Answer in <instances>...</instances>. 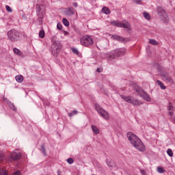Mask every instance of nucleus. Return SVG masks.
Here are the masks:
<instances>
[{"mask_svg": "<svg viewBox=\"0 0 175 175\" xmlns=\"http://www.w3.org/2000/svg\"><path fill=\"white\" fill-rule=\"evenodd\" d=\"M141 174L142 175H146L147 174L146 173V170H140Z\"/></svg>", "mask_w": 175, "mask_h": 175, "instance_id": "38", "label": "nucleus"}, {"mask_svg": "<svg viewBox=\"0 0 175 175\" xmlns=\"http://www.w3.org/2000/svg\"><path fill=\"white\" fill-rule=\"evenodd\" d=\"M157 10L161 21L165 24H167L169 23V16H167L166 11H165L161 6H158L157 8Z\"/></svg>", "mask_w": 175, "mask_h": 175, "instance_id": "4", "label": "nucleus"}, {"mask_svg": "<svg viewBox=\"0 0 175 175\" xmlns=\"http://www.w3.org/2000/svg\"><path fill=\"white\" fill-rule=\"evenodd\" d=\"M111 39L113 40H117L118 42H122V43H124L125 42V38L118 36V35H111Z\"/></svg>", "mask_w": 175, "mask_h": 175, "instance_id": "13", "label": "nucleus"}, {"mask_svg": "<svg viewBox=\"0 0 175 175\" xmlns=\"http://www.w3.org/2000/svg\"><path fill=\"white\" fill-rule=\"evenodd\" d=\"M13 51L14 53V54H16V55H22V53L21 51H20V49H17V48H14Z\"/></svg>", "mask_w": 175, "mask_h": 175, "instance_id": "20", "label": "nucleus"}, {"mask_svg": "<svg viewBox=\"0 0 175 175\" xmlns=\"http://www.w3.org/2000/svg\"><path fill=\"white\" fill-rule=\"evenodd\" d=\"M52 54L53 55H57V54H58V50H56V51H52Z\"/></svg>", "mask_w": 175, "mask_h": 175, "instance_id": "39", "label": "nucleus"}, {"mask_svg": "<svg viewBox=\"0 0 175 175\" xmlns=\"http://www.w3.org/2000/svg\"><path fill=\"white\" fill-rule=\"evenodd\" d=\"M161 77L164 81H167L168 83H173V79H172V77L169 75L168 72H163L161 74Z\"/></svg>", "mask_w": 175, "mask_h": 175, "instance_id": "9", "label": "nucleus"}, {"mask_svg": "<svg viewBox=\"0 0 175 175\" xmlns=\"http://www.w3.org/2000/svg\"><path fill=\"white\" fill-rule=\"evenodd\" d=\"M144 18H146V20H150L151 16H150V14H148V12H144Z\"/></svg>", "mask_w": 175, "mask_h": 175, "instance_id": "23", "label": "nucleus"}, {"mask_svg": "<svg viewBox=\"0 0 175 175\" xmlns=\"http://www.w3.org/2000/svg\"><path fill=\"white\" fill-rule=\"evenodd\" d=\"M136 91L138 92L139 95L141 96L142 99L146 100V102H151V97H150L148 94L146 93V92L139 91L137 90Z\"/></svg>", "mask_w": 175, "mask_h": 175, "instance_id": "8", "label": "nucleus"}, {"mask_svg": "<svg viewBox=\"0 0 175 175\" xmlns=\"http://www.w3.org/2000/svg\"><path fill=\"white\" fill-rule=\"evenodd\" d=\"M15 80L17 83H23V81H24V77L22 75H16L15 77Z\"/></svg>", "mask_w": 175, "mask_h": 175, "instance_id": "16", "label": "nucleus"}, {"mask_svg": "<svg viewBox=\"0 0 175 175\" xmlns=\"http://www.w3.org/2000/svg\"><path fill=\"white\" fill-rule=\"evenodd\" d=\"M42 100L44 103V106H45V107H46V106H50V103H49V101L47 100H43V99H42Z\"/></svg>", "mask_w": 175, "mask_h": 175, "instance_id": "32", "label": "nucleus"}, {"mask_svg": "<svg viewBox=\"0 0 175 175\" xmlns=\"http://www.w3.org/2000/svg\"><path fill=\"white\" fill-rule=\"evenodd\" d=\"M126 137L128 140L130 141V143L136 148V150H138V151H141V152H143L146 150V146L140 140V138L138 137L135 133L132 132H128L126 134Z\"/></svg>", "mask_w": 175, "mask_h": 175, "instance_id": "1", "label": "nucleus"}, {"mask_svg": "<svg viewBox=\"0 0 175 175\" xmlns=\"http://www.w3.org/2000/svg\"><path fill=\"white\" fill-rule=\"evenodd\" d=\"M57 29H59V30L62 29V25L57 23Z\"/></svg>", "mask_w": 175, "mask_h": 175, "instance_id": "37", "label": "nucleus"}, {"mask_svg": "<svg viewBox=\"0 0 175 175\" xmlns=\"http://www.w3.org/2000/svg\"><path fill=\"white\" fill-rule=\"evenodd\" d=\"M72 51L74 54H76V55H79V50L76 48H72Z\"/></svg>", "mask_w": 175, "mask_h": 175, "instance_id": "31", "label": "nucleus"}, {"mask_svg": "<svg viewBox=\"0 0 175 175\" xmlns=\"http://www.w3.org/2000/svg\"><path fill=\"white\" fill-rule=\"evenodd\" d=\"M53 44L56 48V50H61V49H62V44H61V42L58 40L55 41Z\"/></svg>", "mask_w": 175, "mask_h": 175, "instance_id": "14", "label": "nucleus"}, {"mask_svg": "<svg viewBox=\"0 0 175 175\" xmlns=\"http://www.w3.org/2000/svg\"><path fill=\"white\" fill-rule=\"evenodd\" d=\"M96 71L98 72V73H100L102 71L100 70V68H97Z\"/></svg>", "mask_w": 175, "mask_h": 175, "instance_id": "43", "label": "nucleus"}, {"mask_svg": "<svg viewBox=\"0 0 175 175\" xmlns=\"http://www.w3.org/2000/svg\"><path fill=\"white\" fill-rule=\"evenodd\" d=\"M39 36L41 39H43V38H44V30H40L39 31Z\"/></svg>", "mask_w": 175, "mask_h": 175, "instance_id": "27", "label": "nucleus"}, {"mask_svg": "<svg viewBox=\"0 0 175 175\" xmlns=\"http://www.w3.org/2000/svg\"><path fill=\"white\" fill-rule=\"evenodd\" d=\"M120 28H126L127 29H129L131 28V25H129V22L125 23H120Z\"/></svg>", "mask_w": 175, "mask_h": 175, "instance_id": "15", "label": "nucleus"}, {"mask_svg": "<svg viewBox=\"0 0 175 175\" xmlns=\"http://www.w3.org/2000/svg\"><path fill=\"white\" fill-rule=\"evenodd\" d=\"M57 175H61V171H57Z\"/></svg>", "mask_w": 175, "mask_h": 175, "instance_id": "44", "label": "nucleus"}, {"mask_svg": "<svg viewBox=\"0 0 175 175\" xmlns=\"http://www.w3.org/2000/svg\"><path fill=\"white\" fill-rule=\"evenodd\" d=\"M76 114H77V111L74 110L68 113V117H73V116H76Z\"/></svg>", "mask_w": 175, "mask_h": 175, "instance_id": "28", "label": "nucleus"}, {"mask_svg": "<svg viewBox=\"0 0 175 175\" xmlns=\"http://www.w3.org/2000/svg\"><path fill=\"white\" fill-rule=\"evenodd\" d=\"M167 154L169 155V157H173V150L172 149L169 148L167 150Z\"/></svg>", "mask_w": 175, "mask_h": 175, "instance_id": "29", "label": "nucleus"}, {"mask_svg": "<svg viewBox=\"0 0 175 175\" xmlns=\"http://www.w3.org/2000/svg\"><path fill=\"white\" fill-rule=\"evenodd\" d=\"M149 43H150V44H152L153 46H157V45H158V42H157V40H152V39H150V40H149Z\"/></svg>", "mask_w": 175, "mask_h": 175, "instance_id": "25", "label": "nucleus"}, {"mask_svg": "<svg viewBox=\"0 0 175 175\" xmlns=\"http://www.w3.org/2000/svg\"><path fill=\"white\" fill-rule=\"evenodd\" d=\"M73 6H75V8H77V6H79V4H77V3H73Z\"/></svg>", "mask_w": 175, "mask_h": 175, "instance_id": "42", "label": "nucleus"}, {"mask_svg": "<svg viewBox=\"0 0 175 175\" xmlns=\"http://www.w3.org/2000/svg\"><path fill=\"white\" fill-rule=\"evenodd\" d=\"M120 98L123 99L125 102H128V103H131V105H133V106H142L143 105V103L142 100L135 98L133 96H126L122 94L120 95Z\"/></svg>", "mask_w": 175, "mask_h": 175, "instance_id": "3", "label": "nucleus"}, {"mask_svg": "<svg viewBox=\"0 0 175 175\" xmlns=\"http://www.w3.org/2000/svg\"><path fill=\"white\" fill-rule=\"evenodd\" d=\"M102 12L104 14H110L111 12L110 10L107 7H104L102 8Z\"/></svg>", "mask_w": 175, "mask_h": 175, "instance_id": "18", "label": "nucleus"}, {"mask_svg": "<svg viewBox=\"0 0 175 175\" xmlns=\"http://www.w3.org/2000/svg\"><path fill=\"white\" fill-rule=\"evenodd\" d=\"M81 44L85 47H90L94 44V40L90 36H84L80 39Z\"/></svg>", "mask_w": 175, "mask_h": 175, "instance_id": "6", "label": "nucleus"}, {"mask_svg": "<svg viewBox=\"0 0 175 175\" xmlns=\"http://www.w3.org/2000/svg\"><path fill=\"white\" fill-rule=\"evenodd\" d=\"M125 53H126L125 48L115 49L107 55V58L108 61H113V59H116V58L125 55Z\"/></svg>", "mask_w": 175, "mask_h": 175, "instance_id": "2", "label": "nucleus"}, {"mask_svg": "<svg viewBox=\"0 0 175 175\" xmlns=\"http://www.w3.org/2000/svg\"><path fill=\"white\" fill-rule=\"evenodd\" d=\"M40 151L42 152V154H43V155H46L44 144L41 145V148L40 149Z\"/></svg>", "mask_w": 175, "mask_h": 175, "instance_id": "21", "label": "nucleus"}, {"mask_svg": "<svg viewBox=\"0 0 175 175\" xmlns=\"http://www.w3.org/2000/svg\"><path fill=\"white\" fill-rule=\"evenodd\" d=\"M7 36L11 42H18L20 39V33L16 29H10L7 32Z\"/></svg>", "mask_w": 175, "mask_h": 175, "instance_id": "5", "label": "nucleus"}, {"mask_svg": "<svg viewBox=\"0 0 175 175\" xmlns=\"http://www.w3.org/2000/svg\"><path fill=\"white\" fill-rule=\"evenodd\" d=\"M67 162H68V163H69V165H72V163H73V159H72V158H68V159H67Z\"/></svg>", "mask_w": 175, "mask_h": 175, "instance_id": "35", "label": "nucleus"}, {"mask_svg": "<svg viewBox=\"0 0 175 175\" xmlns=\"http://www.w3.org/2000/svg\"><path fill=\"white\" fill-rule=\"evenodd\" d=\"M62 22L64 25H65V27H69V21H68V19L64 18L62 20Z\"/></svg>", "mask_w": 175, "mask_h": 175, "instance_id": "24", "label": "nucleus"}, {"mask_svg": "<svg viewBox=\"0 0 175 175\" xmlns=\"http://www.w3.org/2000/svg\"><path fill=\"white\" fill-rule=\"evenodd\" d=\"M157 172L159 173H165V170L162 167H157Z\"/></svg>", "mask_w": 175, "mask_h": 175, "instance_id": "30", "label": "nucleus"}, {"mask_svg": "<svg viewBox=\"0 0 175 175\" xmlns=\"http://www.w3.org/2000/svg\"><path fill=\"white\" fill-rule=\"evenodd\" d=\"M111 24H112V25H114L115 27H120L121 23L120 22H117V21H112L111 22Z\"/></svg>", "mask_w": 175, "mask_h": 175, "instance_id": "26", "label": "nucleus"}, {"mask_svg": "<svg viewBox=\"0 0 175 175\" xmlns=\"http://www.w3.org/2000/svg\"><path fill=\"white\" fill-rule=\"evenodd\" d=\"M95 109L97 113H98V114H100L103 118H105V120H109V113L103 109H102V107L99 105L96 104Z\"/></svg>", "mask_w": 175, "mask_h": 175, "instance_id": "7", "label": "nucleus"}, {"mask_svg": "<svg viewBox=\"0 0 175 175\" xmlns=\"http://www.w3.org/2000/svg\"><path fill=\"white\" fill-rule=\"evenodd\" d=\"M5 159V157L3 156V154L0 152V162H2Z\"/></svg>", "mask_w": 175, "mask_h": 175, "instance_id": "34", "label": "nucleus"}, {"mask_svg": "<svg viewBox=\"0 0 175 175\" xmlns=\"http://www.w3.org/2000/svg\"><path fill=\"white\" fill-rule=\"evenodd\" d=\"M0 175H8V173L3 170H0Z\"/></svg>", "mask_w": 175, "mask_h": 175, "instance_id": "36", "label": "nucleus"}, {"mask_svg": "<svg viewBox=\"0 0 175 175\" xmlns=\"http://www.w3.org/2000/svg\"><path fill=\"white\" fill-rule=\"evenodd\" d=\"M5 9H6L7 12H9V13H12V8H10V6L5 5Z\"/></svg>", "mask_w": 175, "mask_h": 175, "instance_id": "33", "label": "nucleus"}, {"mask_svg": "<svg viewBox=\"0 0 175 175\" xmlns=\"http://www.w3.org/2000/svg\"><path fill=\"white\" fill-rule=\"evenodd\" d=\"M64 35H68V32L67 31H64Z\"/></svg>", "mask_w": 175, "mask_h": 175, "instance_id": "45", "label": "nucleus"}, {"mask_svg": "<svg viewBox=\"0 0 175 175\" xmlns=\"http://www.w3.org/2000/svg\"><path fill=\"white\" fill-rule=\"evenodd\" d=\"M107 166H109V167H113V164H111V163H109V162H107Z\"/></svg>", "mask_w": 175, "mask_h": 175, "instance_id": "40", "label": "nucleus"}, {"mask_svg": "<svg viewBox=\"0 0 175 175\" xmlns=\"http://www.w3.org/2000/svg\"><path fill=\"white\" fill-rule=\"evenodd\" d=\"M11 159H14V161H18L20 158H21V154L17 153L16 152H12L10 154Z\"/></svg>", "mask_w": 175, "mask_h": 175, "instance_id": "11", "label": "nucleus"}, {"mask_svg": "<svg viewBox=\"0 0 175 175\" xmlns=\"http://www.w3.org/2000/svg\"><path fill=\"white\" fill-rule=\"evenodd\" d=\"M135 3H140L142 2V0H133Z\"/></svg>", "mask_w": 175, "mask_h": 175, "instance_id": "41", "label": "nucleus"}, {"mask_svg": "<svg viewBox=\"0 0 175 175\" xmlns=\"http://www.w3.org/2000/svg\"><path fill=\"white\" fill-rule=\"evenodd\" d=\"M42 8H43V5H36V13H37V16L38 17V18H43V11H42Z\"/></svg>", "mask_w": 175, "mask_h": 175, "instance_id": "10", "label": "nucleus"}, {"mask_svg": "<svg viewBox=\"0 0 175 175\" xmlns=\"http://www.w3.org/2000/svg\"><path fill=\"white\" fill-rule=\"evenodd\" d=\"M8 106L10 107L12 110H13V111H17V108H16L14 104L12 103H8Z\"/></svg>", "mask_w": 175, "mask_h": 175, "instance_id": "22", "label": "nucleus"}, {"mask_svg": "<svg viewBox=\"0 0 175 175\" xmlns=\"http://www.w3.org/2000/svg\"><path fill=\"white\" fill-rule=\"evenodd\" d=\"M92 129L94 133H95L96 135H98L99 133V129H98V127H96V126L92 125Z\"/></svg>", "mask_w": 175, "mask_h": 175, "instance_id": "19", "label": "nucleus"}, {"mask_svg": "<svg viewBox=\"0 0 175 175\" xmlns=\"http://www.w3.org/2000/svg\"><path fill=\"white\" fill-rule=\"evenodd\" d=\"M157 84H158V85H159V87L161 88V90H166V87L165 85L163 84V83H162V81L157 80L156 81Z\"/></svg>", "mask_w": 175, "mask_h": 175, "instance_id": "17", "label": "nucleus"}, {"mask_svg": "<svg viewBox=\"0 0 175 175\" xmlns=\"http://www.w3.org/2000/svg\"><path fill=\"white\" fill-rule=\"evenodd\" d=\"M64 14H66V16H73V14H75V8L72 7L67 8L64 10Z\"/></svg>", "mask_w": 175, "mask_h": 175, "instance_id": "12", "label": "nucleus"}]
</instances>
